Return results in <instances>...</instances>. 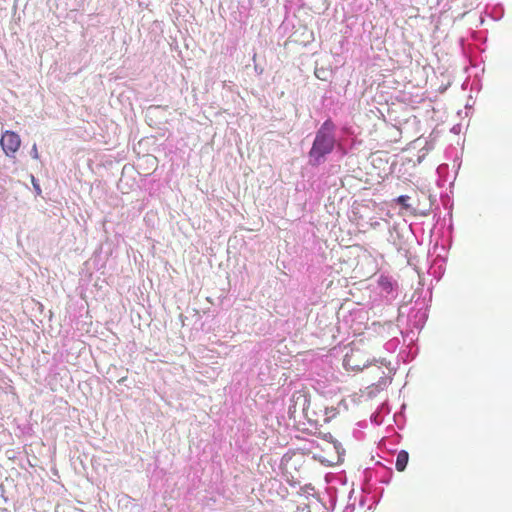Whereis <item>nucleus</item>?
<instances>
[{"instance_id":"f257e3e1","label":"nucleus","mask_w":512,"mask_h":512,"mask_svg":"<svg viewBox=\"0 0 512 512\" xmlns=\"http://www.w3.org/2000/svg\"><path fill=\"white\" fill-rule=\"evenodd\" d=\"M334 130V123L328 119L317 131L312 147L309 151L311 165H320L324 161L325 156L333 151L335 146Z\"/></svg>"},{"instance_id":"f03ea898","label":"nucleus","mask_w":512,"mask_h":512,"mask_svg":"<svg viewBox=\"0 0 512 512\" xmlns=\"http://www.w3.org/2000/svg\"><path fill=\"white\" fill-rule=\"evenodd\" d=\"M290 418L295 421L306 419L309 423L317 425L324 417L321 411L318 412L315 407L311 405L310 395L304 390H297L292 394L291 404L289 406Z\"/></svg>"},{"instance_id":"7ed1b4c3","label":"nucleus","mask_w":512,"mask_h":512,"mask_svg":"<svg viewBox=\"0 0 512 512\" xmlns=\"http://www.w3.org/2000/svg\"><path fill=\"white\" fill-rule=\"evenodd\" d=\"M371 360L372 358L366 352L354 344L344 357V366L352 371H361L370 364Z\"/></svg>"},{"instance_id":"20e7f679","label":"nucleus","mask_w":512,"mask_h":512,"mask_svg":"<svg viewBox=\"0 0 512 512\" xmlns=\"http://www.w3.org/2000/svg\"><path fill=\"white\" fill-rule=\"evenodd\" d=\"M0 145L7 157H14L21 146L20 136L14 131L7 130L2 134Z\"/></svg>"},{"instance_id":"39448f33","label":"nucleus","mask_w":512,"mask_h":512,"mask_svg":"<svg viewBox=\"0 0 512 512\" xmlns=\"http://www.w3.org/2000/svg\"><path fill=\"white\" fill-rule=\"evenodd\" d=\"M408 460H409V454L407 451L405 450H401L398 454H397V458H396V469L399 471V472H402L405 470L407 464H408Z\"/></svg>"},{"instance_id":"423d86ee","label":"nucleus","mask_w":512,"mask_h":512,"mask_svg":"<svg viewBox=\"0 0 512 512\" xmlns=\"http://www.w3.org/2000/svg\"><path fill=\"white\" fill-rule=\"evenodd\" d=\"M409 200V196L401 195L396 199V202L399 203L404 209L408 210L410 208L407 201Z\"/></svg>"},{"instance_id":"0eeeda50","label":"nucleus","mask_w":512,"mask_h":512,"mask_svg":"<svg viewBox=\"0 0 512 512\" xmlns=\"http://www.w3.org/2000/svg\"><path fill=\"white\" fill-rule=\"evenodd\" d=\"M31 155L34 159H39V153H38V148H37V145L34 144L32 146V149H31Z\"/></svg>"},{"instance_id":"6e6552de","label":"nucleus","mask_w":512,"mask_h":512,"mask_svg":"<svg viewBox=\"0 0 512 512\" xmlns=\"http://www.w3.org/2000/svg\"><path fill=\"white\" fill-rule=\"evenodd\" d=\"M32 184H33V187H34L35 191L38 194H40L41 193L40 185L38 183H36L35 178L33 176H32Z\"/></svg>"}]
</instances>
